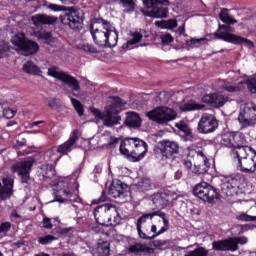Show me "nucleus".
<instances>
[{"label":"nucleus","mask_w":256,"mask_h":256,"mask_svg":"<svg viewBox=\"0 0 256 256\" xmlns=\"http://www.w3.org/2000/svg\"><path fill=\"white\" fill-rule=\"evenodd\" d=\"M3 187H1L0 182V199L1 201H7L13 196V186L15 185V180L11 177H4L2 179Z\"/></svg>","instance_id":"obj_24"},{"label":"nucleus","mask_w":256,"mask_h":256,"mask_svg":"<svg viewBox=\"0 0 256 256\" xmlns=\"http://www.w3.org/2000/svg\"><path fill=\"white\" fill-rule=\"evenodd\" d=\"M42 223L44 229H53V223L51 222V218L44 217Z\"/></svg>","instance_id":"obj_53"},{"label":"nucleus","mask_w":256,"mask_h":256,"mask_svg":"<svg viewBox=\"0 0 256 256\" xmlns=\"http://www.w3.org/2000/svg\"><path fill=\"white\" fill-rule=\"evenodd\" d=\"M125 191H127V185L121 182V180L113 181L109 187V195L114 197V199L123 197V195H125Z\"/></svg>","instance_id":"obj_29"},{"label":"nucleus","mask_w":256,"mask_h":256,"mask_svg":"<svg viewBox=\"0 0 256 256\" xmlns=\"http://www.w3.org/2000/svg\"><path fill=\"white\" fill-rule=\"evenodd\" d=\"M11 222H2L0 224V235H7L11 231Z\"/></svg>","instance_id":"obj_48"},{"label":"nucleus","mask_w":256,"mask_h":256,"mask_svg":"<svg viewBox=\"0 0 256 256\" xmlns=\"http://www.w3.org/2000/svg\"><path fill=\"white\" fill-rule=\"evenodd\" d=\"M181 111H200L201 109H205V105L199 104L196 101H188L180 107Z\"/></svg>","instance_id":"obj_34"},{"label":"nucleus","mask_w":256,"mask_h":256,"mask_svg":"<svg viewBox=\"0 0 256 256\" xmlns=\"http://www.w3.org/2000/svg\"><path fill=\"white\" fill-rule=\"evenodd\" d=\"M12 44L17 48L20 55L29 57V55H35L39 51V44L37 42L29 40L23 33H18L12 38Z\"/></svg>","instance_id":"obj_7"},{"label":"nucleus","mask_w":256,"mask_h":256,"mask_svg":"<svg viewBox=\"0 0 256 256\" xmlns=\"http://www.w3.org/2000/svg\"><path fill=\"white\" fill-rule=\"evenodd\" d=\"M119 149L122 155L133 161V163H137L145 158L149 151V146L142 139L125 138L121 141Z\"/></svg>","instance_id":"obj_4"},{"label":"nucleus","mask_w":256,"mask_h":256,"mask_svg":"<svg viewBox=\"0 0 256 256\" xmlns=\"http://www.w3.org/2000/svg\"><path fill=\"white\" fill-rule=\"evenodd\" d=\"M211 168V163H209V159L203 153V151L196 152V162L192 168V173L194 175H205Z\"/></svg>","instance_id":"obj_19"},{"label":"nucleus","mask_w":256,"mask_h":256,"mask_svg":"<svg viewBox=\"0 0 256 256\" xmlns=\"http://www.w3.org/2000/svg\"><path fill=\"white\" fill-rule=\"evenodd\" d=\"M160 153L165 159H171L173 155L179 153V143L175 141L163 140L160 143Z\"/></svg>","instance_id":"obj_22"},{"label":"nucleus","mask_w":256,"mask_h":256,"mask_svg":"<svg viewBox=\"0 0 256 256\" xmlns=\"http://www.w3.org/2000/svg\"><path fill=\"white\" fill-rule=\"evenodd\" d=\"M160 39L163 45H169L174 41L173 36L171 34H163L160 36Z\"/></svg>","instance_id":"obj_50"},{"label":"nucleus","mask_w":256,"mask_h":256,"mask_svg":"<svg viewBox=\"0 0 256 256\" xmlns=\"http://www.w3.org/2000/svg\"><path fill=\"white\" fill-rule=\"evenodd\" d=\"M22 70L27 75H36L37 77H41V68L35 64V62L28 60L26 63L23 64Z\"/></svg>","instance_id":"obj_32"},{"label":"nucleus","mask_w":256,"mask_h":256,"mask_svg":"<svg viewBox=\"0 0 256 256\" xmlns=\"http://www.w3.org/2000/svg\"><path fill=\"white\" fill-rule=\"evenodd\" d=\"M203 103H208L211 107H223L229 101V97L222 93L207 94L202 97Z\"/></svg>","instance_id":"obj_23"},{"label":"nucleus","mask_w":256,"mask_h":256,"mask_svg":"<svg viewBox=\"0 0 256 256\" xmlns=\"http://www.w3.org/2000/svg\"><path fill=\"white\" fill-rule=\"evenodd\" d=\"M143 5L149 9L144 12L146 17H152V19H166L169 15V9L165 7H169L171 2H169V0H143Z\"/></svg>","instance_id":"obj_6"},{"label":"nucleus","mask_w":256,"mask_h":256,"mask_svg":"<svg viewBox=\"0 0 256 256\" xmlns=\"http://www.w3.org/2000/svg\"><path fill=\"white\" fill-rule=\"evenodd\" d=\"M128 251L129 253H134V255H137V253H149V251H151V248L144 244L136 243L134 245H131L128 248Z\"/></svg>","instance_id":"obj_36"},{"label":"nucleus","mask_w":256,"mask_h":256,"mask_svg":"<svg viewBox=\"0 0 256 256\" xmlns=\"http://www.w3.org/2000/svg\"><path fill=\"white\" fill-rule=\"evenodd\" d=\"M141 39H143V34L140 32H133L131 34V39L127 41L124 45L125 49H133V45H137V43H141Z\"/></svg>","instance_id":"obj_35"},{"label":"nucleus","mask_w":256,"mask_h":256,"mask_svg":"<svg viewBox=\"0 0 256 256\" xmlns=\"http://www.w3.org/2000/svg\"><path fill=\"white\" fill-rule=\"evenodd\" d=\"M154 247H157V249H167V247H169V241H167V240H155L154 241Z\"/></svg>","instance_id":"obj_49"},{"label":"nucleus","mask_w":256,"mask_h":256,"mask_svg":"<svg viewBox=\"0 0 256 256\" xmlns=\"http://www.w3.org/2000/svg\"><path fill=\"white\" fill-rule=\"evenodd\" d=\"M146 117H148L150 121L158 123V125H167L169 121L177 119V112L171 108L160 106L147 112Z\"/></svg>","instance_id":"obj_8"},{"label":"nucleus","mask_w":256,"mask_h":256,"mask_svg":"<svg viewBox=\"0 0 256 256\" xmlns=\"http://www.w3.org/2000/svg\"><path fill=\"white\" fill-rule=\"evenodd\" d=\"M156 27H161V29H175L177 27V20H161L155 22Z\"/></svg>","instance_id":"obj_39"},{"label":"nucleus","mask_w":256,"mask_h":256,"mask_svg":"<svg viewBox=\"0 0 256 256\" xmlns=\"http://www.w3.org/2000/svg\"><path fill=\"white\" fill-rule=\"evenodd\" d=\"M209 255V250L205 247H198L192 251L186 252L184 256H207Z\"/></svg>","instance_id":"obj_42"},{"label":"nucleus","mask_w":256,"mask_h":256,"mask_svg":"<svg viewBox=\"0 0 256 256\" xmlns=\"http://www.w3.org/2000/svg\"><path fill=\"white\" fill-rule=\"evenodd\" d=\"M151 199L155 207H160L163 209L169 205V201H171V195L167 194L166 192H160L152 195Z\"/></svg>","instance_id":"obj_30"},{"label":"nucleus","mask_w":256,"mask_h":256,"mask_svg":"<svg viewBox=\"0 0 256 256\" xmlns=\"http://www.w3.org/2000/svg\"><path fill=\"white\" fill-rule=\"evenodd\" d=\"M119 141L121 140L117 137H114V136L110 137V141H109L110 147H115V145L119 144Z\"/></svg>","instance_id":"obj_57"},{"label":"nucleus","mask_w":256,"mask_h":256,"mask_svg":"<svg viewBox=\"0 0 256 256\" xmlns=\"http://www.w3.org/2000/svg\"><path fill=\"white\" fill-rule=\"evenodd\" d=\"M202 41H205V38L195 39L192 38L191 40L187 41L188 45H197V43H202Z\"/></svg>","instance_id":"obj_58"},{"label":"nucleus","mask_w":256,"mask_h":256,"mask_svg":"<svg viewBox=\"0 0 256 256\" xmlns=\"http://www.w3.org/2000/svg\"><path fill=\"white\" fill-rule=\"evenodd\" d=\"M83 50L86 53H99V51H97V48H95L93 45L91 44H84L83 45Z\"/></svg>","instance_id":"obj_51"},{"label":"nucleus","mask_w":256,"mask_h":256,"mask_svg":"<svg viewBox=\"0 0 256 256\" xmlns=\"http://www.w3.org/2000/svg\"><path fill=\"white\" fill-rule=\"evenodd\" d=\"M57 201L59 203H65V201H70L71 203H81V198L77 194L71 193L69 190V182L60 181L57 185Z\"/></svg>","instance_id":"obj_15"},{"label":"nucleus","mask_w":256,"mask_h":256,"mask_svg":"<svg viewBox=\"0 0 256 256\" xmlns=\"http://www.w3.org/2000/svg\"><path fill=\"white\" fill-rule=\"evenodd\" d=\"M125 125L133 129H139V127H141V116L136 112H127Z\"/></svg>","instance_id":"obj_31"},{"label":"nucleus","mask_w":256,"mask_h":256,"mask_svg":"<svg viewBox=\"0 0 256 256\" xmlns=\"http://www.w3.org/2000/svg\"><path fill=\"white\" fill-rule=\"evenodd\" d=\"M237 167L242 173H255L256 171V152L248 158L238 162Z\"/></svg>","instance_id":"obj_26"},{"label":"nucleus","mask_w":256,"mask_h":256,"mask_svg":"<svg viewBox=\"0 0 256 256\" xmlns=\"http://www.w3.org/2000/svg\"><path fill=\"white\" fill-rule=\"evenodd\" d=\"M33 165H35V159L28 158L24 161L16 162L12 167V171L17 173L18 175H23L26 173H31L33 169Z\"/></svg>","instance_id":"obj_25"},{"label":"nucleus","mask_w":256,"mask_h":256,"mask_svg":"<svg viewBox=\"0 0 256 256\" xmlns=\"http://www.w3.org/2000/svg\"><path fill=\"white\" fill-rule=\"evenodd\" d=\"M48 9H50L51 11H61V6L57 4H49Z\"/></svg>","instance_id":"obj_59"},{"label":"nucleus","mask_w":256,"mask_h":256,"mask_svg":"<svg viewBox=\"0 0 256 256\" xmlns=\"http://www.w3.org/2000/svg\"><path fill=\"white\" fill-rule=\"evenodd\" d=\"M247 237H233L212 242L213 251H239V245H247Z\"/></svg>","instance_id":"obj_10"},{"label":"nucleus","mask_w":256,"mask_h":256,"mask_svg":"<svg viewBox=\"0 0 256 256\" xmlns=\"http://www.w3.org/2000/svg\"><path fill=\"white\" fill-rule=\"evenodd\" d=\"M127 105V102L123 101L119 97H110L105 110L101 112L99 109H92L93 115L103 121L104 127H115L121 122V116L119 113L123 111V107Z\"/></svg>","instance_id":"obj_3"},{"label":"nucleus","mask_w":256,"mask_h":256,"mask_svg":"<svg viewBox=\"0 0 256 256\" xmlns=\"http://www.w3.org/2000/svg\"><path fill=\"white\" fill-rule=\"evenodd\" d=\"M60 19L63 25H67L74 31H79V29L83 27V22L85 21V13L81 9H73L61 15Z\"/></svg>","instance_id":"obj_11"},{"label":"nucleus","mask_w":256,"mask_h":256,"mask_svg":"<svg viewBox=\"0 0 256 256\" xmlns=\"http://www.w3.org/2000/svg\"><path fill=\"white\" fill-rule=\"evenodd\" d=\"M23 245H25L23 240H18L17 242L12 243V247H16V249H20Z\"/></svg>","instance_id":"obj_60"},{"label":"nucleus","mask_w":256,"mask_h":256,"mask_svg":"<svg viewBox=\"0 0 256 256\" xmlns=\"http://www.w3.org/2000/svg\"><path fill=\"white\" fill-rule=\"evenodd\" d=\"M254 153H256L255 150H253V148L244 145V146H240L238 148H234L232 151V156L234 157V159H236L237 164L241 163V161L247 159L248 157H251V155H253Z\"/></svg>","instance_id":"obj_27"},{"label":"nucleus","mask_w":256,"mask_h":256,"mask_svg":"<svg viewBox=\"0 0 256 256\" xmlns=\"http://www.w3.org/2000/svg\"><path fill=\"white\" fill-rule=\"evenodd\" d=\"M219 17L223 23H226L227 25H235L237 23V19L232 18L229 15V10L227 8H223L219 14Z\"/></svg>","instance_id":"obj_37"},{"label":"nucleus","mask_w":256,"mask_h":256,"mask_svg":"<svg viewBox=\"0 0 256 256\" xmlns=\"http://www.w3.org/2000/svg\"><path fill=\"white\" fill-rule=\"evenodd\" d=\"M236 219H238V221L255 222L256 216H251L245 212H241L236 216Z\"/></svg>","instance_id":"obj_43"},{"label":"nucleus","mask_w":256,"mask_h":256,"mask_svg":"<svg viewBox=\"0 0 256 256\" xmlns=\"http://www.w3.org/2000/svg\"><path fill=\"white\" fill-rule=\"evenodd\" d=\"M16 114H17L16 109L3 108L2 117H5V119H13Z\"/></svg>","instance_id":"obj_46"},{"label":"nucleus","mask_w":256,"mask_h":256,"mask_svg":"<svg viewBox=\"0 0 256 256\" xmlns=\"http://www.w3.org/2000/svg\"><path fill=\"white\" fill-rule=\"evenodd\" d=\"M137 231L140 239L151 241L169 231V219L161 210L145 213L137 220Z\"/></svg>","instance_id":"obj_1"},{"label":"nucleus","mask_w":256,"mask_h":256,"mask_svg":"<svg viewBox=\"0 0 256 256\" xmlns=\"http://www.w3.org/2000/svg\"><path fill=\"white\" fill-rule=\"evenodd\" d=\"M175 127L179 129V131L184 133L185 137H193V132L191 131V128H189V125L185 121H180L176 123Z\"/></svg>","instance_id":"obj_40"},{"label":"nucleus","mask_w":256,"mask_h":256,"mask_svg":"<svg viewBox=\"0 0 256 256\" xmlns=\"http://www.w3.org/2000/svg\"><path fill=\"white\" fill-rule=\"evenodd\" d=\"M11 217H13L14 219H21V215L19 214V212H17V210H12Z\"/></svg>","instance_id":"obj_62"},{"label":"nucleus","mask_w":256,"mask_h":256,"mask_svg":"<svg viewBox=\"0 0 256 256\" xmlns=\"http://www.w3.org/2000/svg\"><path fill=\"white\" fill-rule=\"evenodd\" d=\"M71 103L80 117L83 115V104L75 98H71Z\"/></svg>","instance_id":"obj_45"},{"label":"nucleus","mask_w":256,"mask_h":256,"mask_svg":"<svg viewBox=\"0 0 256 256\" xmlns=\"http://www.w3.org/2000/svg\"><path fill=\"white\" fill-rule=\"evenodd\" d=\"M119 3L122 4L126 11H134L135 10V3L133 0H119Z\"/></svg>","instance_id":"obj_47"},{"label":"nucleus","mask_w":256,"mask_h":256,"mask_svg":"<svg viewBox=\"0 0 256 256\" xmlns=\"http://www.w3.org/2000/svg\"><path fill=\"white\" fill-rule=\"evenodd\" d=\"M79 141V131L74 130L71 132L69 139L57 148V153L61 155H69L73 149H76V143Z\"/></svg>","instance_id":"obj_21"},{"label":"nucleus","mask_w":256,"mask_h":256,"mask_svg":"<svg viewBox=\"0 0 256 256\" xmlns=\"http://www.w3.org/2000/svg\"><path fill=\"white\" fill-rule=\"evenodd\" d=\"M220 143L229 149H237L247 145V138L243 132H225Z\"/></svg>","instance_id":"obj_14"},{"label":"nucleus","mask_w":256,"mask_h":256,"mask_svg":"<svg viewBox=\"0 0 256 256\" xmlns=\"http://www.w3.org/2000/svg\"><path fill=\"white\" fill-rule=\"evenodd\" d=\"M61 104L59 103V100L55 99V98H50L48 100V106L51 107L52 109H58V107Z\"/></svg>","instance_id":"obj_52"},{"label":"nucleus","mask_w":256,"mask_h":256,"mask_svg":"<svg viewBox=\"0 0 256 256\" xmlns=\"http://www.w3.org/2000/svg\"><path fill=\"white\" fill-rule=\"evenodd\" d=\"M183 177V170L179 169L175 172L174 174V178L176 179V181H179V179H181Z\"/></svg>","instance_id":"obj_61"},{"label":"nucleus","mask_w":256,"mask_h":256,"mask_svg":"<svg viewBox=\"0 0 256 256\" xmlns=\"http://www.w3.org/2000/svg\"><path fill=\"white\" fill-rule=\"evenodd\" d=\"M94 217L98 225H117L119 223V212L113 204H103L94 209Z\"/></svg>","instance_id":"obj_5"},{"label":"nucleus","mask_w":256,"mask_h":256,"mask_svg":"<svg viewBox=\"0 0 256 256\" xmlns=\"http://www.w3.org/2000/svg\"><path fill=\"white\" fill-rule=\"evenodd\" d=\"M101 171H103V169L101 168V166H96L94 168V174L95 175H99L101 173Z\"/></svg>","instance_id":"obj_63"},{"label":"nucleus","mask_w":256,"mask_h":256,"mask_svg":"<svg viewBox=\"0 0 256 256\" xmlns=\"http://www.w3.org/2000/svg\"><path fill=\"white\" fill-rule=\"evenodd\" d=\"M194 195L202 201L213 203L216 199H219V193L215 187L211 186L207 182H201L197 184L193 189Z\"/></svg>","instance_id":"obj_13"},{"label":"nucleus","mask_w":256,"mask_h":256,"mask_svg":"<svg viewBox=\"0 0 256 256\" xmlns=\"http://www.w3.org/2000/svg\"><path fill=\"white\" fill-rule=\"evenodd\" d=\"M215 37L217 39H221L222 41H226L227 43H233V45H245L249 48L253 47V42L251 40L229 32L216 33Z\"/></svg>","instance_id":"obj_20"},{"label":"nucleus","mask_w":256,"mask_h":256,"mask_svg":"<svg viewBox=\"0 0 256 256\" xmlns=\"http://www.w3.org/2000/svg\"><path fill=\"white\" fill-rule=\"evenodd\" d=\"M31 20L37 29H40L41 25H53V23H57V17L47 14H36L32 16Z\"/></svg>","instance_id":"obj_28"},{"label":"nucleus","mask_w":256,"mask_h":256,"mask_svg":"<svg viewBox=\"0 0 256 256\" xmlns=\"http://www.w3.org/2000/svg\"><path fill=\"white\" fill-rule=\"evenodd\" d=\"M30 173H26V174H18L21 177V182L23 184H28L29 181H31V176L29 175Z\"/></svg>","instance_id":"obj_55"},{"label":"nucleus","mask_w":256,"mask_h":256,"mask_svg":"<svg viewBox=\"0 0 256 256\" xmlns=\"http://www.w3.org/2000/svg\"><path fill=\"white\" fill-rule=\"evenodd\" d=\"M34 35L37 37L38 41H42V43H45L46 45H49L55 41V38L51 32L34 31Z\"/></svg>","instance_id":"obj_33"},{"label":"nucleus","mask_w":256,"mask_h":256,"mask_svg":"<svg viewBox=\"0 0 256 256\" xmlns=\"http://www.w3.org/2000/svg\"><path fill=\"white\" fill-rule=\"evenodd\" d=\"M47 75H49V77H54V79L62 81V83H65V85L71 87L73 91H81V85L79 84V80L69 75L68 73L63 72V70H61V68L57 66L50 67L48 69Z\"/></svg>","instance_id":"obj_12"},{"label":"nucleus","mask_w":256,"mask_h":256,"mask_svg":"<svg viewBox=\"0 0 256 256\" xmlns=\"http://www.w3.org/2000/svg\"><path fill=\"white\" fill-rule=\"evenodd\" d=\"M137 190L141 192L149 191L151 189V179L143 178L140 182L136 184Z\"/></svg>","instance_id":"obj_41"},{"label":"nucleus","mask_w":256,"mask_h":256,"mask_svg":"<svg viewBox=\"0 0 256 256\" xmlns=\"http://www.w3.org/2000/svg\"><path fill=\"white\" fill-rule=\"evenodd\" d=\"M238 122L240 129L253 127L256 122V104L248 102L240 106Z\"/></svg>","instance_id":"obj_9"},{"label":"nucleus","mask_w":256,"mask_h":256,"mask_svg":"<svg viewBox=\"0 0 256 256\" xmlns=\"http://www.w3.org/2000/svg\"><path fill=\"white\" fill-rule=\"evenodd\" d=\"M183 165H184V167H186V169H189L193 173V162H191V160H189V158L184 160Z\"/></svg>","instance_id":"obj_56"},{"label":"nucleus","mask_w":256,"mask_h":256,"mask_svg":"<svg viewBox=\"0 0 256 256\" xmlns=\"http://www.w3.org/2000/svg\"><path fill=\"white\" fill-rule=\"evenodd\" d=\"M219 29H223V31H229L231 27L225 24H222V25L220 24Z\"/></svg>","instance_id":"obj_64"},{"label":"nucleus","mask_w":256,"mask_h":256,"mask_svg":"<svg viewBox=\"0 0 256 256\" xmlns=\"http://www.w3.org/2000/svg\"><path fill=\"white\" fill-rule=\"evenodd\" d=\"M90 33L98 47H116L119 42V33L111 22L103 18H94L90 23Z\"/></svg>","instance_id":"obj_2"},{"label":"nucleus","mask_w":256,"mask_h":256,"mask_svg":"<svg viewBox=\"0 0 256 256\" xmlns=\"http://www.w3.org/2000/svg\"><path fill=\"white\" fill-rule=\"evenodd\" d=\"M245 85H247L250 93H256V73L254 75V78L247 80V82H239L238 84H231L230 82H227L223 85V90L227 91L228 93H237L239 91H242V89H245Z\"/></svg>","instance_id":"obj_18"},{"label":"nucleus","mask_w":256,"mask_h":256,"mask_svg":"<svg viewBox=\"0 0 256 256\" xmlns=\"http://www.w3.org/2000/svg\"><path fill=\"white\" fill-rule=\"evenodd\" d=\"M97 253L99 256H109L111 253V244L108 241L98 243Z\"/></svg>","instance_id":"obj_38"},{"label":"nucleus","mask_w":256,"mask_h":256,"mask_svg":"<svg viewBox=\"0 0 256 256\" xmlns=\"http://www.w3.org/2000/svg\"><path fill=\"white\" fill-rule=\"evenodd\" d=\"M241 187L240 177H228L221 184V191L228 197L239 195V188Z\"/></svg>","instance_id":"obj_17"},{"label":"nucleus","mask_w":256,"mask_h":256,"mask_svg":"<svg viewBox=\"0 0 256 256\" xmlns=\"http://www.w3.org/2000/svg\"><path fill=\"white\" fill-rule=\"evenodd\" d=\"M54 176H55V169H53V166H47V170L44 177H46L47 179H51V177H54Z\"/></svg>","instance_id":"obj_54"},{"label":"nucleus","mask_w":256,"mask_h":256,"mask_svg":"<svg viewBox=\"0 0 256 256\" xmlns=\"http://www.w3.org/2000/svg\"><path fill=\"white\" fill-rule=\"evenodd\" d=\"M219 127V122L213 114H203L198 122L197 129L200 133L207 135L214 133Z\"/></svg>","instance_id":"obj_16"},{"label":"nucleus","mask_w":256,"mask_h":256,"mask_svg":"<svg viewBox=\"0 0 256 256\" xmlns=\"http://www.w3.org/2000/svg\"><path fill=\"white\" fill-rule=\"evenodd\" d=\"M55 239H57V238H55V237H54L53 235H51V234H48V235H46V236L39 237V238H38V243H39L40 245H49V244L53 243V241H55Z\"/></svg>","instance_id":"obj_44"}]
</instances>
